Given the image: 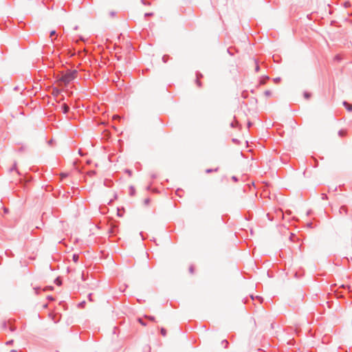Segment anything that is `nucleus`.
<instances>
[{"instance_id":"1","label":"nucleus","mask_w":352,"mask_h":352,"mask_svg":"<svg viewBox=\"0 0 352 352\" xmlns=\"http://www.w3.org/2000/svg\"><path fill=\"white\" fill-rule=\"evenodd\" d=\"M77 72L76 70L69 71L67 73L63 74L61 77L58 79V82L60 85L62 83L65 85H68L71 81L76 77Z\"/></svg>"},{"instance_id":"2","label":"nucleus","mask_w":352,"mask_h":352,"mask_svg":"<svg viewBox=\"0 0 352 352\" xmlns=\"http://www.w3.org/2000/svg\"><path fill=\"white\" fill-rule=\"evenodd\" d=\"M55 310L56 309H50L48 316L54 323H57L60 320L61 316L59 313H56Z\"/></svg>"},{"instance_id":"3","label":"nucleus","mask_w":352,"mask_h":352,"mask_svg":"<svg viewBox=\"0 0 352 352\" xmlns=\"http://www.w3.org/2000/svg\"><path fill=\"white\" fill-rule=\"evenodd\" d=\"M14 320L10 318L7 321H3L2 322V328L3 329H6L7 326L9 325V329L10 331L14 332L16 330V327L14 325Z\"/></svg>"},{"instance_id":"4","label":"nucleus","mask_w":352,"mask_h":352,"mask_svg":"<svg viewBox=\"0 0 352 352\" xmlns=\"http://www.w3.org/2000/svg\"><path fill=\"white\" fill-rule=\"evenodd\" d=\"M343 105L346 107V109L349 111H352V104H349L346 102H343Z\"/></svg>"},{"instance_id":"5","label":"nucleus","mask_w":352,"mask_h":352,"mask_svg":"<svg viewBox=\"0 0 352 352\" xmlns=\"http://www.w3.org/2000/svg\"><path fill=\"white\" fill-rule=\"evenodd\" d=\"M61 109L64 113H67L69 111V107L65 103L61 105Z\"/></svg>"},{"instance_id":"6","label":"nucleus","mask_w":352,"mask_h":352,"mask_svg":"<svg viewBox=\"0 0 352 352\" xmlns=\"http://www.w3.org/2000/svg\"><path fill=\"white\" fill-rule=\"evenodd\" d=\"M263 94L267 98L270 97L272 95V91L270 90L265 91Z\"/></svg>"},{"instance_id":"7","label":"nucleus","mask_w":352,"mask_h":352,"mask_svg":"<svg viewBox=\"0 0 352 352\" xmlns=\"http://www.w3.org/2000/svg\"><path fill=\"white\" fill-rule=\"evenodd\" d=\"M138 321L142 325V326H146V323L143 320V319L142 318H138Z\"/></svg>"},{"instance_id":"8","label":"nucleus","mask_w":352,"mask_h":352,"mask_svg":"<svg viewBox=\"0 0 352 352\" xmlns=\"http://www.w3.org/2000/svg\"><path fill=\"white\" fill-rule=\"evenodd\" d=\"M160 333L163 336H166V329H164V327H162L160 329Z\"/></svg>"},{"instance_id":"9","label":"nucleus","mask_w":352,"mask_h":352,"mask_svg":"<svg viewBox=\"0 0 352 352\" xmlns=\"http://www.w3.org/2000/svg\"><path fill=\"white\" fill-rule=\"evenodd\" d=\"M72 260L74 263H76L78 260V254H74L72 256Z\"/></svg>"},{"instance_id":"10","label":"nucleus","mask_w":352,"mask_h":352,"mask_svg":"<svg viewBox=\"0 0 352 352\" xmlns=\"http://www.w3.org/2000/svg\"><path fill=\"white\" fill-rule=\"evenodd\" d=\"M221 344H224V348H227L228 346V342L227 341V340H223L222 342H221Z\"/></svg>"},{"instance_id":"11","label":"nucleus","mask_w":352,"mask_h":352,"mask_svg":"<svg viewBox=\"0 0 352 352\" xmlns=\"http://www.w3.org/2000/svg\"><path fill=\"white\" fill-rule=\"evenodd\" d=\"M59 93H60V91H59L58 89H54L53 90V94H54V96H57V95H58V94H59Z\"/></svg>"},{"instance_id":"12","label":"nucleus","mask_w":352,"mask_h":352,"mask_svg":"<svg viewBox=\"0 0 352 352\" xmlns=\"http://www.w3.org/2000/svg\"><path fill=\"white\" fill-rule=\"evenodd\" d=\"M13 342H14V340H10L7 341L6 342V344L10 346V345H12L13 344Z\"/></svg>"},{"instance_id":"13","label":"nucleus","mask_w":352,"mask_h":352,"mask_svg":"<svg viewBox=\"0 0 352 352\" xmlns=\"http://www.w3.org/2000/svg\"><path fill=\"white\" fill-rule=\"evenodd\" d=\"M69 176V174L68 173H63L60 174V177L61 178H64V177H68Z\"/></svg>"},{"instance_id":"14","label":"nucleus","mask_w":352,"mask_h":352,"mask_svg":"<svg viewBox=\"0 0 352 352\" xmlns=\"http://www.w3.org/2000/svg\"><path fill=\"white\" fill-rule=\"evenodd\" d=\"M120 117L118 115H114L113 116V120H116V119H120Z\"/></svg>"},{"instance_id":"15","label":"nucleus","mask_w":352,"mask_h":352,"mask_svg":"<svg viewBox=\"0 0 352 352\" xmlns=\"http://www.w3.org/2000/svg\"><path fill=\"white\" fill-rule=\"evenodd\" d=\"M255 65H256V67H255V70L256 72H258L259 70V66L258 65V64L256 63H255Z\"/></svg>"},{"instance_id":"16","label":"nucleus","mask_w":352,"mask_h":352,"mask_svg":"<svg viewBox=\"0 0 352 352\" xmlns=\"http://www.w3.org/2000/svg\"><path fill=\"white\" fill-rule=\"evenodd\" d=\"M56 34V31L55 30H52L51 32H50V36H52L54 35H55Z\"/></svg>"},{"instance_id":"17","label":"nucleus","mask_w":352,"mask_h":352,"mask_svg":"<svg viewBox=\"0 0 352 352\" xmlns=\"http://www.w3.org/2000/svg\"><path fill=\"white\" fill-rule=\"evenodd\" d=\"M146 318H148L151 320H154V317L153 316H146Z\"/></svg>"},{"instance_id":"18","label":"nucleus","mask_w":352,"mask_h":352,"mask_svg":"<svg viewBox=\"0 0 352 352\" xmlns=\"http://www.w3.org/2000/svg\"><path fill=\"white\" fill-rule=\"evenodd\" d=\"M280 80V79L279 78L274 79L275 82H278Z\"/></svg>"},{"instance_id":"19","label":"nucleus","mask_w":352,"mask_h":352,"mask_svg":"<svg viewBox=\"0 0 352 352\" xmlns=\"http://www.w3.org/2000/svg\"><path fill=\"white\" fill-rule=\"evenodd\" d=\"M196 82H197L198 86H201V82H200V81L199 80H197Z\"/></svg>"},{"instance_id":"20","label":"nucleus","mask_w":352,"mask_h":352,"mask_svg":"<svg viewBox=\"0 0 352 352\" xmlns=\"http://www.w3.org/2000/svg\"><path fill=\"white\" fill-rule=\"evenodd\" d=\"M265 80H261V82H260V84H261V85H263V84H265Z\"/></svg>"},{"instance_id":"21","label":"nucleus","mask_w":352,"mask_h":352,"mask_svg":"<svg viewBox=\"0 0 352 352\" xmlns=\"http://www.w3.org/2000/svg\"><path fill=\"white\" fill-rule=\"evenodd\" d=\"M305 96L306 98H309V95L308 94H305Z\"/></svg>"},{"instance_id":"22","label":"nucleus","mask_w":352,"mask_h":352,"mask_svg":"<svg viewBox=\"0 0 352 352\" xmlns=\"http://www.w3.org/2000/svg\"><path fill=\"white\" fill-rule=\"evenodd\" d=\"M10 352H17V351L16 350L12 349Z\"/></svg>"}]
</instances>
